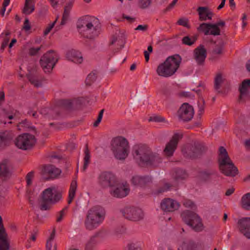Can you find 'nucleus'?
<instances>
[{
	"label": "nucleus",
	"instance_id": "31",
	"mask_svg": "<svg viewBox=\"0 0 250 250\" xmlns=\"http://www.w3.org/2000/svg\"><path fill=\"white\" fill-rule=\"evenodd\" d=\"M77 188V183L76 180H73L71 183L69 191V197L68 203L70 204L75 196L76 191Z\"/></svg>",
	"mask_w": 250,
	"mask_h": 250
},
{
	"label": "nucleus",
	"instance_id": "11",
	"mask_svg": "<svg viewBox=\"0 0 250 250\" xmlns=\"http://www.w3.org/2000/svg\"><path fill=\"white\" fill-rule=\"evenodd\" d=\"M118 181L116 176L110 172H101L98 177V183L104 188H112L118 184Z\"/></svg>",
	"mask_w": 250,
	"mask_h": 250
},
{
	"label": "nucleus",
	"instance_id": "15",
	"mask_svg": "<svg viewBox=\"0 0 250 250\" xmlns=\"http://www.w3.org/2000/svg\"><path fill=\"white\" fill-rule=\"evenodd\" d=\"M182 138V134L180 133H175L173 135L170 141L166 145L164 149V155L167 157H171L173 155L175 151L177 144Z\"/></svg>",
	"mask_w": 250,
	"mask_h": 250
},
{
	"label": "nucleus",
	"instance_id": "27",
	"mask_svg": "<svg viewBox=\"0 0 250 250\" xmlns=\"http://www.w3.org/2000/svg\"><path fill=\"white\" fill-rule=\"evenodd\" d=\"M13 137L12 133L5 131L0 133V148L9 145Z\"/></svg>",
	"mask_w": 250,
	"mask_h": 250
},
{
	"label": "nucleus",
	"instance_id": "13",
	"mask_svg": "<svg viewBox=\"0 0 250 250\" xmlns=\"http://www.w3.org/2000/svg\"><path fill=\"white\" fill-rule=\"evenodd\" d=\"M194 113L193 107L187 103L182 104L177 113L179 120L184 122H188L191 120L193 117Z\"/></svg>",
	"mask_w": 250,
	"mask_h": 250
},
{
	"label": "nucleus",
	"instance_id": "58",
	"mask_svg": "<svg viewBox=\"0 0 250 250\" xmlns=\"http://www.w3.org/2000/svg\"><path fill=\"white\" fill-rule=\"evenodd\" d=\"M9 40L8 38H5L4 39V40L2 43L1 46L0 47V50H1V52H3V50H4L5 48L7 46L8 43L9 42Z\"/></svg>",
	"mask_w": 250,
	"mask_h": 250
},
{
	"label": "nucleus",
	"instance_id": "9",
	"mask_svg": "<svg viewBox=\"0 0 250 250\" xmlns=\"http://www.w3.org/2000/svg\"><path fill=\"white\" fill-rule=\"evenodd\" d=\"M59 56L54 50L46 52L41 58L40 63L45 73H50L58 62Z\"/></svg>",
	"mask_w": 250,
	"mask_h": 250
},
{
	"label": "nucleus",
	"instance_id": "46",
	"mask_svg": "<svg viewBox=\"0 0 250 250\" xmlns=\"http://www.w3.org/2000/svg\"><path fill=\"white\" fill-rule=\"evenodd\" d=\"M2 117H7L9 120H11L13 118V116L12 115H10L7 116V114L6 113V111L4 109H2L0 111V121L1 123L3 124H6V121H2Z\"/></svg>",
	"mask_w": 250,
	"mask_h": 250
},
{
	"label": "nucleus",
	"instance_id": "19",
	"mask_svg": "<svg viewBox=\"0 0 250 250\" xmlns=\"http://www.w3.org/2000/svg\"><path fill=\"white\" fill-rule=\"evenodd\" d=\"M180 207L179 203L172 199H164L161 203V208L165 212H173L177 210Z\"/></svg>",
	"mask_w": 250,
	"mask_h": 250
},
{
	"label": "nucleus",
	"instance_id": "37",
	"mask_svg": "<svg viewBox=\"0 0 250 250\" xmlns=\"http://www.w3.org/2000/svg\"><path fill=\"white\" fill-rule=\"evenodd\" d=\"M55 229L54 228L52 232L50 234L49 237L47 240L46 244V250H51L52 247L53 246V242L55 237Z\"/></svg>",
	"mask_w": 250,
	"mask_h": 250
},
{
	"label": "nucleus",
	"instance_id": "4",
	"mask_svg": "<svg viewBox=\"0 0 250 250\" xmlns=\"http://www.w3.org/2000/svg\"><path fill=\"white\" fill-rule=\"evenodd\" d=\"M104 213L100 207H93L88 209L84 220V227L87 230L96 229L103 223Z\"/></svg>",
	"mask_w": 250,
	"mask_h": 250
},
{
	"label": "nucleus",
	"instance_id": "29",
	"mask_svg": "<svg viewBox=\"0 0 250 250\" xmlns=\"http://www.w3.org/2000/svg\"><path fill=\"white\" fill-rule=\"evenodd\" d=\"M35 10L34 1H25L22 12L25 15H29Z\"/></svg>",
	"mask_w": 250,
	"mask_h": 250
},
{
	"label": "nucleus",
	"instance_id": "50",
	"mask_svg": "<svg viewBox=\"0 0 250 250\" xmlns=\"http://www.w3.org/2000/svg\"><path fill=\"white\" fill-rule=\"evenodd\" d=\"M42 45H41L40 47L35 48V47H31L29 49V54L30 56H35L36 55L39 51L41 50L42 48Z\"/></svg>",
	"mask_w": 250,
	"mask_h": 250
},
{
	"label": "nucleus",
	"instance_id": "6",
	"mask_svg": "<svg viewBox=\"0 0 250 250\" xmlns=\"http://www.w3.org/2000/svg\"><path fill=\"white\" fill-rule=\"evenodd\" d=\"M110 149L115 158L124 160L128 156L129 152L128 141L122 136L115 137L111 141Z\"/></svg>",
	"mask_w": 250,
	"mask_h": 250
},
{
	"label": "nucleus",
	"instance_id": "57",
	"mask_svg": "<svg viewBox=\"0 0 250 250\" xmlns=\"http://www.w3.org/2000/svg\"><path fill=\"white\" fill-rule=\"evenodd\" d=\"M31 26L30 25L29 21L28 19H26L23 23V29L25 31H28L30 29Z\"/></svg>",
	"mask_w": 250,
	"mask_h": 250
},
{
	"label": "nucleus",
	"instance_id": "35",
	"mask_svg": "<svg viewBox=\"0 0 250 250\" xmlns=\"http://www.w3.org/2000/svg\"><path fill=\"white\" fill-rule=\"evenodd\" d=\"M174 173L175 175L174 177L176 180L184 179L188 176L186 171L181 169H178L175 170Z\"/></svg>",
	"mask_w": 250,
	"mask_h": 250
},
{
	"label": "nucleus",
	"instance_id": "64",
	"mask_svg": "<svg viewBox=\"0 0 250 250\" xmlns=\"http://www.w3.org/2000/svg\"><path fill=\"white\" fill-rule=\"evenodd\" d=\"M218 28H219V27H223L225 25V22L224 21H220L216 23H214Z\"/></svg>",
	"mask_w": 250,
	"mask_h": 250
},
{
	"label": "nucleus",
	"instance_id": "16",
	"mask_svg": "<svg viewBox=\"0 0 250 250\" xmlns=\"http://www.w3.org/2000/svg\"><path fill=\"white\" fill-rule=\"evenodd\" d=\"M128 185L126 183H120L112 188L110 190V194L116 198H123L127 196L129 192Z\"/></svg>",
	"mask_w": 250,
	"mask_h": 250
},
{
	"label": "nucleus",
	"instance_id": "3",
	"mask_svg": "<svg viewBox=\"0 0 250 250\" xmlns=\"http://www.w3.org/2000/svg\"><path fill=\"white\" fill-rule=\"evenodd\" d=\"M181 62V58L179 55L169 56L164 62L158 65L156 70V73L160 77H171L176 73Z\"/></svg>",
	"mask_w": 250,
	"mask_h": 250
},
{
	"label": "nucleus",
	"instance_id": "56",
	"mask_svg": "<svg viewBox=\"0 0 250 250\" xmlns=\"http://www.w3.org/2000/svg\"><path fill=\"white\" fill-rule=\"evenodd\" d=\"M32 194H33V193L31 191H29V190L27 191V194H26L27 198H28L30 204H32V205H33L34 204L33 197H32Z\"/></svg>",
	"mask_w": 250,
	"mask_h": 250
},
{
	"label": "nucleus",
	"instance_id": "44",
	"mask_svg": "<svg viewBox=\"0 0 250 250\" xmlns=\"http://www.w3.org/2000/svg\"><path fill=\"white\" fill-rule=\"evenodd\" d=\"M128 250H141L140 245L138 243H130L127 245Z\"/></svg>",
	"mask_w": 250,
	"mask_h": 250
},
{
	"label": "nucleus",
	"instance_id": "61",
	"mask_svg": "<svg viewBox=\"0 0 250 250\" xmlns=\"http://www.w3.org/2000/svg\"><path fill=\"white\" fill-rule=\"evenodd\" d=\"M176 1H172V2L169 4V5L166 8L165 11L167 12L172 9L174 6L175 5Z\"/></svg>",
	"mask_w": 250,
	"mask_h": 250
},
{
	"label": "nucleus",
	"instance_id": "63",
	"mask_svg": "<svg viewBox=\"0 0 250 250\" xmlns=\"http://www.w3.org/2000/svg\"><path fill=\"white\" fill-rule=\"evenodd\" d=\"M5 94L3 91L0 92V104L4 101Z\"/></svg>",
	"mask_w": 250,
	"mask_h": 250
},
{
	"label": "nucleus",
	"instance_id": "47",
	"mask_svg": "<svg viewBox=\"0 0 250 250\" xmlns=\"http://www.w3.org/2000/svg\"><path fill=\"white\" fill-rule=\"evenodd\" d=\"M224 47L223 43H221L218 45L215 46L213 50V53L215 54H221L222 53L223 49Z\"/></svg>",
	"mask_w": 250,
	"mask_h": 250
},
{
	"label": "nucleus",
	"instance_id": "45",
	"mask_svg": "<svg viewBox=\"0 0 250 250\" xmlns=\"http://www.w3.org/2000/svg\"><path fill=\"white\" fill-rule=\"evenodd\" d=\"M58 19V17H57L56 19L53 22L49 24L48 25V26L46 27L44 31V32H43V34L44 36H46L50 32V31L52 30V29L54 27Z\"/></svg>",
	"mask_w": 250,
	"mask_h": 250
},
{
	"label": "nucleus",
	"instance_id": "30",
	"mask_svg": "<svg viewBox=\"0 0 250 250\" xmlns=\"http://www.w3.org/2000/svg\"><path fill=\"white\" fill-rule=\"evenodd\" d=\"M250 88V79L245 80L241 84L239 88L240 93V99H242V97L247 95L248 89Z\"/></svg>",
	"mask_w": 250,
	"mask_h": 250
},
{
	"label": "nucleus",
	"instance_id": "38",
	"mask_svg": "<svg viewBox=\"0 0 250 250\" xmlns=\"http://www.w3.org/2000/svg\"><path fill=\"white\" fill-rule=\"evenodd\" d=\"M90 153L88 149L87 146L86 145V148L84 150V157L83 159L84 164L83 166V170L84 171L87 168L89 164L90 163Z\"/></svg>",
	"mask_w": 250,
	"mask_h": 250
},
{
	"label": "nucleus",
	"instance_id": "22",
	"mask_svg": "<svg viewBox=\"0 0 250 250\" xmlns=\"http://www.w3.org/2000/svg\"><path fill=\"white\" fill-rule=\"evenodd\" d=\"M238 227L240 231L247 238L250 239V218L246 217L240 219L238 222Z\"/></svg>",
	"mask_w": 250,
	"mask_h": 250
},
{
	"label": "nucleus",
	"instance_id": "26",
	"mask_svg": "<svg viewBox=\"0 0 250 250\" xmlns=\"http://www.w3.org/2000/svg\"><path fill=\"white\" fill-rule=\"evenodd\" d=\"M66 57L68 60L76 63L80 64L83 62V58L81 53L75 49L68 51L66 54Z\"/></svg>",
	"mask_w": 250,
	"mask_h": 250
},
{
	"label": "nucleus",
	"instance_id": "42",
	"mask_svg": "<svg viewBox=\"0 0 250 250\" xmlns=\"http://www.w3.org/2000/svg\"><path fill=\"white\" fill-rule=\"evenodd\" d=\"M28 79L29 81L37 87H41L42 85V82L33 76L29 75Z\"/></svg>",
	"mask_w": 250,
	"mask_h": 250
},
{
	"label": "nucleus",
	"instance_id": "7",
	"mask_svg": "<svg viewBox=\"0 0 250 250\" xmlns=\"http://www.w3.org/2000/svg\"><path fill=\"white\" fill-rule=\"evenodd\" d=\"M62 198L61 193L54 187L48 188L44 190L40 200V209L46 210L50 208L51 205L58 202Z\"/></svg>",
	"mask_w": 250,
	"mask_h": 250
},
{
	"label": "nucleus",
	"instance_id": "2",
	"mask_svg": "<svg viewBox=\"0 0 250 250\" xmlns=\"http://www.w3.org/2000/svg\"><path fill=\"white\" fill-rule=\"evenodd\" d=\"M77 27L84 38L94 39L100 34L101 25L98 19L85 16L78 20Z\"/></svg>",
	"mask_w": 250,
	"mask_h": 250
},
{
	"label": "nucleus",
	"instance_id": "54",
	"mask_svg": "<svg viewBox=\"0 0 250 250\" xmlns=\"http://www.w3.org/2000/svg\"><path fill=\"white\" fill-rule=\"evenodd\" d=\"M183 205L187 208H193L195 207L194 203L190 200H186L184 202Z\"/></svg>",
	"mask_w": 250,
	"mask_h": 250
},
{
	"label": "nucleus",
	"instance_id": "25",
	"mask_svg": "<svg viewBox=\"0 0 250 250\" xmlns=\"http://www.w3.org/2000/svg\"><path fill=\"white\" fill-rule=\"evenodd\" d=\"M132 184L135 186L143 187L151 182V178L148 176H133L131 180Z\"/></svg>",
	"mask_w": 250,
	"mask_h": 250
},
{
	"label": "nucleus",
	"instance_id": "52",
	"mask_svg": "<svg viewBox=\"0 0 250 250\" xmlns=\"http://www.w3.org/2000/svg\"><path fill=\"white\" fill-rule=\"evenodd\" d=\"M10 1H4L2 4V7L0 12V14L1 16H4V13L6 10V7L9 5Z\"/></svg>",
	"mask_w": 250,
	"mask_h": 250
},
{
	"label": "nucleus",
	"instance_id": "48",
	"mask_svg": "<svg viewBox=\"0 0 250 250\" xmlns=\"http://www.w3.org/2000/svg\"><path fill=\"white\" fill-rule=\"evenodd\" d=\"M151 1H138V5L142 9H145L151 5Z\"/></svg>",
	"mask_w": 250,
	"mask_h": 250
},
{
	"label": "nucleus",
	"instance_id": "24",
	"mask_svg": "<svg viewBox=\"0 0 250 250\" xmlns=\"http://www.w3.org/2000/svg\"><path fill=\"white\" fill-rule=\"evenodd\" d=\"M197 11L199 15V20L200 21L211 20L213 15L211 10L207 6L199 7L197 9Z\"/></svg>",
	"mask_w": 250,
	"mask_h": 250
},
{
	"label": "nucleus",
	"instance_id": "41",
	"mask_svg": "<svg viewBox=\"0 0 250 250\" xmlns=\"http://www.w3.org/2000/svg\"><path fill=\"white\" fill-rule=\"evenodd\" d=\"M97 76L95 73H90L87 77L85 80V83L86 85H90L96 80Z\"/></svg>",
	"mask_w": 250,
	"mask_h": 250
},
{
	"label": "nucleus",
	"instance_id": "23",
	"mask_svg": "<svg viewBox=\"0 0 250 250\" xmlns=\"http://www.w3.org/2000/svg\"><path fill=\"white\" fill-rule=\"evenodd\" d=\"M9 243L7 239V234L2 225V220L0 216V250H8Z\"/></svg>",
	"mask_w": 250,
	"mask_h": 250
},
{
	"label": "nucleus",
	"instance_id": "17",
	"mask_svg": "<svg viewBox=\"0 0 250 250\" xmlns=\"http://www.w3.org/2000/svg\"><path fill=\"white\" fill-rule=\"evenodd\" d=\"M199 32H202L206 35H211L218 36L220 35V29L215 24L202 23L197 28Z\"/></svg>",
	"mask_w": 250,
	"mask_h": 250
},
{
	"label": "nucleus",
	"instance_id": "32",
	"mask_svg": "<svg viewBox=\"0 0 250 250\" xmlns=\"http://www.w3.org/2000/svg\"><path fill=\"white\" fill-rule=\"evenodd\" d=\"M241 202L242 207L244 209L250 210V192L242 196Z\"/></svg>",
	"mask_w": 250,
	"mask_h": 250
},
{
	"label": "nucleus",
	"instance_id": "43",
	"mask_svg": "<svg viewBox=\"0 0 250 250\" xmlns=\"http://www.w3.org/2000/svg\"><path fill=\"white\" fill-rule=\"evenodd\" d=\"M188 20L187 18L183 17L177 21V24L188 28H189L190 25L188 24Z\"/></svg>",
	"mask_w": 250,
	"mask_h": 250
},
{
	"label": "nucleus",
	"instance_id": "10",
	"mask_svg": "<svg viewBox=\"0 0 250 250\" xmlns=\"http://www.w3.org/2000/svg\"><path fill=\"white\" fill-rule=\"evenodd\" d=\"M35 136L29 133H23L18 136L15 140L16 146L19 149L27 150L36 143Z\"/></svg>",
	"mask_w": 250,
	"mask_h": 250
},
{
	"label": "nucleus",
	"instance_id": "62",
	"mask_svg": "<svg viewBox=\"0 0 250 250\" xmlns=\"http://www.w3.org/2000/svg\"><path fill=\"white\" fill-rule=\"evenodd\" d=\"M234 191V188H231L228 189L226 192L225 195L226 196H230L231 195Z\"/></svg>",
	"mask_w": 250,
	"mask_h": 250
},
{
	"label": "nucleus",
	"instance_id": "20",
	"mask_svg": "<svg viewBox=\"0 0 250 250\" xmlns=\"http://www.w3.org/2000/svg\"><path fill=\"white\" fill-rule=\"evenodd\" d=\"M61 173L60 169L51 165L44 166L42 170V174L47 180L56 178Z\"/></svg>",
	"mask_w": 250,
	"mask_h": 250
},
{
	"label": "nucleus",
	"instance_id": "12",
	"mask_svg": "<svg viewBox=\"0 0 250 250\" xmlns=\"http://www.w3.org/2000/svg\"><path fill=\"white\" fill-rule=\"evenodd\" d=\"M121 212L125 218L133 221H139L144 217L143 210L135 207H126L121 209Z\"/></svg>",
	"mask_w": 250,
	"mask_h": 250
},
{
	"label": "nucleus",
	"instance_id": "59",
	"mask_svg": "<svg viewBox=\"0 0 250 250\" xmlns=\"http://www.w3.org/2000/svg\"><path fill=\"white\" fill-rule=\"evenodd\" d=\"M148 28V26L146 24L139 25L136 28V30H140L142 31H146Z\"/></svg>",
	"mask_w": 250,
	"mask_h": 250
},
{
	"label": "nucleus",
	"instance_id": "53",
	"mask_svg": "<svg viewBox=\"0 0 250 250\" xmlns=\"http://www.w3.org/2000/svg\"><path fill=\"white\" fill-rule=\"evenodd\" d=\"M103 112H104L103 109H102L100 111L97 120L94 122V123L93 124L94 126H95V127L97 126L99 124V123L101 122L102 117H103Z\"/></svg>",
	"mask_w": 250,
	"mask_h": 250
},
{
	"label": "nucleus",
	"instance_id": "33",
	"mask_svg": "<svg viewBox=\"0 0 250 250\" xmlns=\"http://www.w3.org/2000/svg\"><path fill=\"white\" fill-rule=\"evenodd\" d=\"M223 82L224 79L222 75L221 74H218L215 78L214 85L215 90H216L218 93H220L221 92L219 89Z\"/></svg>",
	"mask_w": 250,
	"mask_h": 250
},
{
	"label": "nucleus",
	"instance_id": "28",
	"mask_svg": "<svg viewBox=\"0 0 250 250\" xmlns=\"http://www.w3.org/2000/svg\"><path fill=\"white\" fill-rule=\"evenodd\" d=\"M73 5V2L69 1L65 6L64 12H63L62 21L61 22V25H63L65 24L66 21H67V20L68 19L70 11Z\"/></svg>",
	"mask_w": 250,
	"mask_h": 250
},
{
	"label": "nucleus",
	"instance_id": "8",
	"mask_svg": "<svg viewBox=\"0 0 250 250\" xmlns=\"http://www.w3.org/2000/svg\"><path fill=\"white\" fill-rule=\"evenodd\" d=\"M181 217L184 222L195 231L200 232L204 229L202 219L196 213L186 210L181 214Z\"/></svg>",
	"mask_w": 250,
	"mask_h": 250
},
{
	"label": "nucleus",
	"instance_id": "39",
	"mask_svg": "<svg viewBox=\"0 0 250 250\" xmlns=\"http://www.w3.org/2000/svg\"><path fill=\"white\" fill-rule=\"evenodd\" d=\"M111 43L116 44L117 46H120V48H122L124 46L125 41L122 37H113Z\"/></svg>",
	"mask_w": 250,
	"mask_h": 250
},
{
	"label": "nucleus",
	"instance_id": "51",
	"mask_svg": "<svg viewBox=\"0 0 250 250\" xmlns=\"http://www.w3.org/2000/svg\"><path fill=\"white\" fill-rule=\"evenodd\" d=\"M34 177V173L31 171L29 172L26 176L27 186H30L32 184V180Z\"/></svg>",
	"mask_w": 250,
	"mask_h": 250
},
{
	"label": "nucleus",
	"instance_id": "5",
	"mask_svg": "<svg viewBox=\"0 0 250 250\" xmlns=\"http://www.w3.org/2000/svg\"><path fill=\"white\" fill-rule=\"evenodd\" d=\"M218 162L220 171L226 176L234 177L237 174V168L234 166L223 146H220L219 149Z\"/></svg>",
	"mask_w": 250,
	"mask_h": 250
},
{
	"label": "nucleus",
	"instance_id": "18",
	"mask_svg": "<svg viewBox=\"0 0 250 250\" xmlns=\"http://www.w3.org/2000/svg\"><path fill=\"white\" fill-rule=\"evenodd\" d=\"M207 56V50L202 44L199 45L193 51V59L199 65H204Z\"/></svg>",
	"mask_w": 250,
	"mask_h": 250
},
{
	"label": "nucleus",
	"instance_id": "36",
	"mask_svg": "<svg viewBox=\"0 0 250 250\" xmlns=\"http://www.w3.org/2000/svg\"><path fill=\"white\" fill-rule=\"evenodd\" d=\"M196 40L197 38L195 36L189 37L187 36L183 38L182 42L184 44L190 46L195 43Z\"/></svg>",
	"mask_w": 250,
	"mask_h": 250
},
{
	"label": "nucleus",
	"instance_id": "49",
	"mask_svg": "<svg viewBox=\"0 0 250 250\" xmlns=\"http://www.w3.org/2000/svg\"><path fill=\"white\" fill-rule=\"evenodd\" d=\"M170 187L171 185L170 184L168 183H166L164 184L163 187L157 190V193L159 194L167 191L170 189Z\"/></svg>",
	"mask_w": 250,
	"mask_h": 250
},
{
	"label": "nucleus",
	"instance_id": "21",
	"mask_svg": "<svg viewBox=\"0 0 250 250\" xmlns=\"http://www.w3.org/2000/svg\"><path fill=\"white\" fill-rule=\"evenodd\" d=\"M12 171V167L10 161L3 160L0 163V177L2 179L9 178Z\"/></svg>",
	"mask_w": 250,
	"mask_h": 250
},
{
	"label": "nucleus",
	"instance_id": "55",
	"mask_svg": "<svg viewBox=\"0 0 250 250\" xmlns=\"http://www.w3.org/2000/svg\"><path fill=\"white\" fill-rule=\"evenodd\" d=\"M38 232V230L36 229H34L31 232V236H30L29 239L33 241H35L36 239V237H37Z\"/></svg>",
	"mask_w": 250,
	"mask_h": 250
},
{
	"label": "nucleus",
	"instance_id": "34",
	"mask_svg": "<svg viewBox=\"0 0 250 250\" xmlns=\"http://www.w3.org/2000/svg\"><path fill=\"white\" fill-rule=\"evenodd\" d=\"M95 238L96 236H93L89 239L85 245V250H94L95 249L97 244Z\"/></svg>",
	"mask_w": 250,
	"mask_h": 250
},
{
	"label": "nucleus",
	"instance_id": "1",
	"mask_svg": "<svg viewBox=\"0 0 250 250\" xmlns=\"http://www.w3.org/2000/svg\"><path fill=\"white\" fill-rule=\"evenodd\" d=\"M133 156L138 164L142 166H156L162 161L159 155L153 152L150 147L145 145L135 146Z\"/></svg>",
	"mask_w": 250,
	"mask_h": 250
},
{
	"label": "nucleus",
	"instance_id": "40",
	"mask_svg": "<svg viewBox=\"0 0 250 250\" xmlns=\"http://www.w3.org/2000/svg\"><path fill=\"white\" fill-rule=\"evenodd\" d=\"M214 173V171L213 170H205L200 172V177L204 180H206Z\"/></svg>",
	"mask_w": 250,
	"mask_h": 250
},
{
	"label": "nucleus",
	"instance_id": "14",
	"mask_svg": "<svg viewBox=\"0 0 250 250\" xmlns=\"http://www.w3.org/2000/svg\"><path fill=\"white\" fill-rule=\"evenodd\" d=\"M202 146L197 144L196 145H187L182 148V152L187 158H195L202 152Z\"/></svg>",
	"mask_w": 250,
	"mask_h": 250
},
{
	"label": "nucleus",
	"instance_id": "60",
	"mask_svg": "<svg viewBox=\"0 0 250 250\" xmlns=\"http://www.w3.org/2000/svg\"><path fill=\"white\" fill-rule=\"evenodd\" d=\"M180 96L189 98H192L194 97V95H192L190 92H182L180 93Z\"/></svg>",
	"mask_w": 250,
	"mask_h": 250
}]
</instances>
